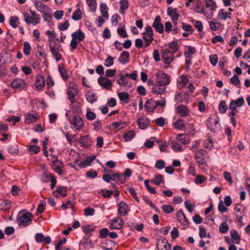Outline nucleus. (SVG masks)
Wrapping results in <instances>:
<instances>
[{
  "instance_id": "25",
  "label": "nucleus",
  "mask_w": 250,
  "mask_h": 250,
  "mask_svg": "<svg viewBox=\"0 0 250 250\" xmlns=\"http://www.w3.org/2000/svg\"><path fill=\"white\" fill-rule=\"evenodd\" d=\"M71 36L74 39L81 42L83 40L85 35L84 34L80 29H79L76 32L72 33Z\"/></svg>"
},
{
  "instance_id": "39",
  "label": "nucleus",
  "mask_w": 250,
  "mask_h": 250,
  "mask_svg": "<svg viewBox=\"0 0 250 250\" xmlns=\"http://www.w3.org/2000/svg\"><path fill=\"white\" fill-rule=\"evenodd\" d=\"M119 98L121 101H124L126 104L128 103L129 99V94L126 92H120L118 93Z\"/></svg>"
},
{
  "instance_id": "26",
  "label": "nucleus",
  "mask_w": 250,
  "mask_h": 250,
  "mask_svg": "<svg viewBox=\"0 0 250 250\" xmlns=\"http://www.w3.org/2000/svg\"><path fill=\"white\" fill-rule=\"evenodd\" d=\"M24 21L28 24H35V20L33 17L30 15L28 13L24 12L22 13Z\"/></svg>"
},
{
  "instance_id": "58",
  "label": "nucleus",
  "mask_w": 250,
  "mask_h": 250,
  "mask_svg": "<svg viewBox=\"0 0 250 250\" xmlns=\"http://www.w3.org/2000/svg\"><path fill=\"white\" fill-rule=\"evenodd\" d=\"M207 177L202 175H198L196 176V179L195 180V183L196 184L200 185L203 183L205 181L207 180Z\"/></svg>"
},
{
  "instance_id": "11",
  "label": "nucleus",
  "mask_w": 250,
  "mask_h": 250,
  "mask_svg": "<svg viewBox=\"0 0 250 250\" xmlns=\"http://www.w3.org/2000/svg\"><path fill=\"white\" fill-rule=\"evenodd\" d=\"M128 206L124 202H121L118 207V213L121 216H125L129 211Z\"/></svg>"
},
{
  "instance_id": "50",
  "label": "nucleus",
  "mask_w": 250,
  "mask_h": 250,
  "mask_svg": "<svg viewBox=\"0 0 250 250\" xmlns=\"http://www.w3.org/2000/svg\"><path fill=\"white\" fill-rule=\"evenodd\" d=\"M86 2L90 10L92 12H94L97 8L96 0H86Z\"/></svg>"
},
{
  "instance_id": "51",
  "label": "nucleus",
  "mask_w": 250,
  "mask_h": 250,
  "mask_svg": "<svg viewBox=\"0 0 250 250\" xmlns=\"http://www.w3.org/2000/svg\"><path fill=\"white\" fill-rule=\"evenodd\" d=\"M228 109L225 101H221L219 105V110L221 113H225Z\"/></svg>"
},
{
  "instance_id": "33",
  "label": "nucleus",
  "mask_w": 250,
  "mask_h": 250,
  "mask_svg": "<svg viewBox=\"0 0 250 250\" xmlns=\"http://www.w3.org/2000/svg\"><path fill=\"white\" fill-rule=\"evenodd\" d=\"M85 96L87 101L91 104H93L97 101L95 94L92 91H88L86 93Z\"/></svg>"
},
{
  "instance_id": "16",
  "label": "nucleus",
  "mask_w": 250,
  "mask_h": 250,
  "mask_svg": "<svg viewBox=\"0 0 250 250\" xmlns=\"http://www.w3.org/2000/svg\"><path fill=\"white\" fill-rule=\"evenodd\" d=\"M45 81L43 76L38 75L36 78L35 87L38 90H41L45 85Z\"/></svg>"
},
{
  "instance_id": "36",
  "label": "nucleus",
  "mask_w": 250,
  "mask_h": 250,
  "mask_svg": "<svg viewBox=\"0 0 250 250\" xmlns=\"http://www.w3.org/2000/svg\"><path fill=\"white\" fill-rule=\"evenodd\" d=\"M172 149L176 152H181L183 151L182 146L177 141H173L171 143Z\"/></svg>"
},
{
  "instance_id": "64",
  "label": "nucleus",
  "mask_w": 250,
  "mask_h": 250,
  "mask_svg": "<svg viewBox=\"0 0 250 250\" xmlns=\"http://www.w3.org/2000/svg\"><path fill=\"white\" fill-rule=\"evenodd\" d=\"M114 58L111 56H108L105 60L104 65L106 67L111 66L113 64Z\"/></svg>"
},
{
  "instance_id": "56",
  "label": "nucleus",
  "mask_w": 250,
  "mask_h": 250,
  "mask_svg": "<svg viewBox=\"0 0 250 250\" xmlns=\"http://www.w3.org/2000/svg\"><path fill=\"white\" fill-rule=\"evenodd\" d=\"M117 31L118 35L121 37L126 38L127 37V34L125 26L121 28H118Z\"/></svg>"
},
{
  "instance_id": "55",
  "label": "nucleus",
  "mask_w": 250,
  "mask_h": 250,
  "mask_svg": "<svg viewBox=\"0 0 250 250\" xmlns=\"http://www.w3.org/2000/svg\"><path fill=\"white\" fill-rule=\"evenodd\" d=\"M57 191L62 197L66 196L67 188L65 187H59L57 188Z\"/></svg>"
},
{
  "instance_id": "54",
  "label": "nucleus",
  "mask_w": 250,
  "mask_h": 250,
  "mask_svg": "<svg viewBox=\"0 0 250 250\" xmlns=\"http://www.w3.org/2000/svg\"><path fill=\"white\" fill-rule=\"evenodd\" d=\"M162 209L163 211L167 214L171 213L174 210L172 207L167 205H163L162 207Z\"/></svg>"
},
{
  "instance_id": "40",
  "label": "nucleus",
  "mask_w": 250,
  "mask_h": 250,
  "mask_svg": "<svg viewBox=\"0 0 250 250\" xmlns=\"http://www.w3.org/2000/svg\"><path fill=\"white\" fill-rule=\"evenodd\" d=\"M71 103V107L72 109L73 110L74 112H76L77 113H80L81 112V108L80 103L78 102H76V101Z\"/></svg>"
},
{
  "instance_id": "46",
  "label": "nucleus",
  "mask_w": 250,
  "mask_h": 250,
  "mask_svg": "<svg viewBox=\"0 0 250 250\" xmlns=\"http://www.w3.org/2000/svg\"><path fill=\"white\" fill-rule=\"evenodd\" d=\"M31 46L30 43L28 42H23V52L24 54L28 56L30 54L31 52Z\"/></svg>"
},
{
  "instance_id": "48",
  "label": "nucleus",
  "mask_w": 250,
  "mask_h": 250,
  "mask_svg": "<svg viewBox=\"0 0 250 250\" xmlns=\"http://www.w3.org/2000/svg\"><path fill=\"white\" fill-rule=\"evenodd\" d=\"M19 23V19L17 16H13L10 18L9 24L12 27L16 28Z\"/></svg>"
},
{
  "instance_id": "29",
  "label": "nucleus",
  "mask_w": 250,
  "mask_h": 250,
  "mask_svg": "<svg viewBox=\"0 0 250 250\" xmlns=\"http://www.w3.org/2000/svg\"><path fill=\"white\" fill-rule=\"evenodd\" d=\"M231 13L230 12H225L224 9H220L218 14V18L219 20H226L228 18H230Z\"/></svg>"
},
{
  "instance_id": "59",
  "label": "nucleus",
  "mask_w": 250,
  "mask_h": 250,
  "mask_svg": "<svg viewBox=\"0 0 250 250\" xmlns=\"http://www.w3.org/2000/svg\"><path fill=\"white\" fill-rule=\"evenodd\" d=\"M182 26L183 29L186 31V32H189L190 33H192L193 32V29L191 25L188 24H185L184 22H182Z\"/></svg>"
},
{
  "instance_id": "41",
  "label": "nucleus",
  "mask_w": 250,
  "mask_h": 250,
  "mask_svg": "<svg viewBox=\"0 0 250 250\" xmlns=\"http://www.w3.org/2000/svg\"><path fill=\"white\" fill-rule=\"evenodd\" d=\"M46 205V202L44 200L40 201L39 205L38 206L36 214L38 215L39 214L42 213Z\"/></svg>"
},
{
  "instance_id": "12",
  "label": "nucleus",
  "mask_w": 250,
  "mask_h": 250,
  "mask_svg": "<svg viewBox=\"0 0 250 250\" xmlns=\"http://www.w3.org/2000/svg\"><path fill=\"white\" fill-rule=\"evenodd\" d=\"M52 164L54 167V169L58 174L61 175L62 174V168L63 167V165L62 161L56 159L52 162Z\"/></svg>"
},
{
  "instance_id": "10",
  "label": "nucleus",
  "mask_w": 250,
  "mask_h": 250,
  "mask_svg": "<svg viewBox=\"0 0 250 250\" xmlns=\"http://www.w3.org/2000/svg\"><path fill=\"white\" fill-rule=\"evenodd\" d=\"M35 239L37 243H43L44 244H49L51 243V237L50 236L44 237L42 233H37L35 234Z\"/></svg>"
},
{
  "instance_id": "28",
  "label": "nucleus",
  "mask_w": 250,
  "mask_h": 250,
  "mask_svg": "<svg viewBox=\"0 0 250 250\" xmlns=\"http://www.w3.org/2000/svg\"><path fill=\"white\" fill-rule=\"evenodd\" d=\"M151 182L155 185H159L161 183H164V176L158 174L155 175L154 178L151 180Z\"/></svg>"
},
{
  "instance_id": "15",
  "label": "nucleus",
  "mask_w": 250,
  "mask_h": 250,
  "mask_svg": "<svg viewBox=\"0 0 250 250\" xmlns=\"http://www.w3.org/2000/svg\"><path fill=\"white\" fill-rule=\"evenodd\" d=\"M145 108L149 112H153L156 108L155 101L152 99L148 100L145 104Z\"/></svg>"
},
{
  "instance_id": "17",
  "label": "nucleus",
  "mask_w": 250,
  "mask_h": 250,
  "mask_svg": "<svg viewBox=\"0 0 250 250\" xmlns=\"http://www.w3.org/2000/svg\"><path fill=\"white\" fill-rule=\"evenodd\" d=\"M112 178V180L115 181L118 184L124 183L125 180L123 174L118 172L113 173Z\"/></svg>"
},
{
  "instance_id": "5",
  "label": "nucleus",
  "mask_w": 250,
  "mask_h": 250,
  "mask_svg": "<svg viewBox=\"0 0 250 250\" xmlns=\"http://www.w3.org/2000/svg\"><path fill=\"white\" fill-rule=\"evenodd\" d=\"M161 22V17L160 16H157L155 18L152 26L156 32L160 34H162L164 32V27Z\"/></svg>"
},
{
  "instance_id": "38",
  "label": "nucleus",
  "mask_w": 250,
  "mask_h": 250,
  "mask_svg": "<svg viewBox=\"0 0 250 250\" xmlns=\"http://www.w3.org/2000/svg\"><path fill=\"white\" fill-rule=\"evenodd\" d=\"M175 127L179 130L186 128V124L183 119H178L175 123Z\"/></svg>"
},
{
  "instance_id": "61",
  "label": "nucleus",
  "mask_w": 250,
  "mask_h": 250,
  "mask_svg": "<svg viewBox=\"0 0 250 250\" xmlns=\"http://www.w3.org/2000/svg\"><path fill=\"white\" fill-rule=\"evenodd\" d=\"M229 230V226L226 222L222 223L219 227V231L222 233H225Z\"/></svg>"
},
{
  "instance_id": "23",
  "label": "nucleus",
  "mask_w": 250,
  "mask_h": 250,
  "mask_svg": "<svg viewBox=\"0 0 250 250\" xmlns=\"http://www.w3.org/2000/svg\"><path fill=\"white\" fill-rule=\"evenodd\" d=\"M91 143V139L87 135L83 136L80 138V143L84 147H88Z\"/></svg>"
},
{
  "instance_id": "42",
  "label": "nucleus",
  "mask_w": 250,
  "mask_h": 250,
  "mask_svg": "<svg viewBox=\"0 0 250 250\" xmlns=\"http://www.w3.org/2000/svg\"><path fill=\"white\" fill-rule=\"evenodd\" d=\"M83 13L80 8L75 10L72 15V18L74 21H79L82 17Z\"/></svg>"
},
{
  "instance_id": "34",
  "label": "nucleus",
  "mask_w": 250,
  "mask_h": 250,
  "mask_svg": "<svg viewBox=\"0 0 250 250\" xmlns=\"http://www.w3.org/2000/svg\"><path fill=\"white\" fill-rule=\"evenodd\" d=\"M167 15L171 17V19L174 18H179L180 15L177 13L176 8H172L171 7H169L167 10Z\"/></svg>"
},
{
  "instance_id": "2",
  "label": "nucleus",
  "mask_w": 250,
  "mask_h": 250,
  "mask_svg": "<svg viewBox=\"0 0 250 250\" xmlns=\"http://www.w3.org/2000/svg\"><path fill=\"white\" fill-rule=\"evenodd\" d=\"M17 221L20 226L26 227L32 222V214L27 212L21 215H18Z\"/></svg>"
},
{
  "instance_id": "32",
  "label": "nucleus",
  "mask_w": 250,
  "mask_h": 250,
  "mask_svg": "<svg viewBox=\"0 0 250 250\" xmlns=\"http://www.w3.org/2000/svg\"><path fill=\"white\" fill-rule=\"evenodd\" d=\"M101 13L103 17L106 19H108V7L105 3H103L100 5Z\"/></svg>"
},
{
  "instance_id": "52",
  "label": "nucleus",
  "mask_w": 250,
  "mask_h": 250,
  "mask_svg": "<svg viewBox=\"0 0 250 250\" xmlns=\"http://www.w3.org/2000/svg\"><path fill=\"white\" fill-rule=\"evenodd\" d=\"M85 116H86V119L89 121L94 120V119H95V118L96 117V115L95 113H94L93 112H92L91 111H90L89 110V109H87L86 110V113L85 114Z\"/></svg>"
},
{
  "instance_id": "35",
  "label": "nucleus",
  "mask_w": 250,
  "mask_h": 250,
  "mask_svg": "<svg viewBox=\"0 0 250 250\" xmlns=\"http://www.w3.org/2000/svg\"><path fill=\"white\" fill-rule=\"evenodd\" d=\"M206 6L209 8L210 11H214L216 10V4L214 0H205Z\"/></svg>"
},
{
  "instance_id": "27",
  "label": "nucleus",
  "mask_w": 250,
  "mask_h": 250,
  "mask_svg": "<svg viewBox=\"0 0 250 250\" xmlns=\"http://www.w3.org/2000/svg\"><path fill=\"white\" fill-rule=\"evenodd\" d=\"M165 86L158 85V83H155V86L152 89V92L154 94H161L165 91Z\"/></svg>"
},
{
  "instance_id": "37",
  "label": "nucleus",
  "mask_w": 250,
  "mask_h": 250,
  "mask_svg": "<svg viewBox=\"0 0 250 250\" xmlns=\"http://www.w3.org/2000/svg\"><path fill=\"white\" fill-rule=\"evenodd\" d=\"M54 178V176L52 174L47 172H44L42 176V181L45 183L50 182Z\"/></svg>"
},
{
  "instance_id": "31",
  "label": "nucleus",
  "mask_w": 250,
  "mask_h": 250,
  "mask_svg": "<svg viewBox=\"0 0 250 250\" xmlns=\"http://www.w3.org/2000/svg\"><path fill=\"white\" fill-rule=\"evenodd\" d=\"M119 4L120 6L119 12L121 14H124L125 10L129 7L128 1L127 0H121Z\"/></svg>"
},
{
  "instance_id": "60",
  "label": "nucleus",
  "mask_w": 250,
  "mask_h": 250,
  "mask_svg": "<svg viewBox=\"0 0 250 250\" xmlns=\"http://www.w3.org/2000/svg\"><path fill=\"white\" fill-rule=\"evenodd\" d=\"M8 152L12 154H17L18 152V146L14 144L8 147Z\"/></svg>"
},
{
  "instance_id": "6",
  "label": "nucleus",
  "mask_w": 250,
  "mask_h": 250,
  "mask_svg": "<svg viewBox=\"0 0 250 250\" xmlns=\"http://www.w3.org/2000/svg\"><path fill=\"white\" fill-rule=\"evenodd\" d=\"M162 58L166 64H170L174 59L173 53L167 49L163 50Z\"/></svg>"
},
{
  "instance_id": "19",
  "label": "nucleus",
  "mask_w": 250,
  "mask_h": 250,
  "mask_svg": "<svg viewBox=\"0 0 250 250\" xmlns=\"http://www.w3.org/2000/svg\"><path fill=\"white\" fill-rule=\"evenodd\" d=\"M177 112L181 117H185L189 113L188 108L183 105H180L177 107Z\"/></svg>"
},
{
  "instance_id": "53",
  "label": "nucleus",
  "mask_w": 250,
  "mask_h": 250,
  "mask_svg": "<svg viewBox=\"0 0 250 250\" xmlns=\"http://www.w3.org/2000/svg\"><path fill=\"white\" fill-rule=\"evenodd\" d=\"M31 15L35 20V24H38L40 22L41 17L40 15L38 14L35 11L30 9Z\"/></svg>"
},
{
  "instance_id": "57",
  "label": "nucleus",
  "mask_w": 250,
  "mask_h": 250,
  "mask_svg": "<svg viewBox=\"0 0 250 250\" xmlns=\"http://www.w3.org/2000/svg\"><path fill=\"white\" fill-rule=\"evenodd\" d=\"M209 25L210 29L214 31L218 30L220 27V24L219 22L211 21L209 22Z\"/></svg>"
},
{
  "instance_id": "13",
  "label": "nucleus",
  "mask_w": 250,
  "mask_h": 250,
  "mask_svg": "<svg viewBox=\"0 0 250 250\" xmlns=\"http://www.w3.org/2000/svg\"><path fill=\"white\" fill-rule=\"evenodd\" d=\"M123 225V219L120 217H117L112 221L111 227L112 229H120Z\"/></svg>"
},
{
  "instance_id": "21",
  "label": "nucleus",
  "mask_w": 250,
  "mask_h": 250,
  "mask_svg": "<svg viewBox=\"0 0 250 250\" xmlns=\"http://www.w3.org/2000/svg\"><path fill=\"white\" fill-rule=\"evenodd\" d=\"M137 123L139 128L145 129L148 126L149 121L147 118L142 117L137 120Z\"/></svg>"
},
{
  "instance_id": "18",
  "label": "nucleus",
  "mask_w": 250,
  "mask_h": 250,
  "mask_svg": "<svg viewBox=\"0 0 250 250\" xmlns=\"http://www.w3.org/2000/svg\"><path fill=\"white\" fill-rule=\"evenodd\" d=\"M129 56L130 55L128 51H123L118 59L119 62L123 64L126 63L129 61Z\"/></svg>"
},
{
  "instance_id": "45",
  "label": "nucleus",
  "mask_w": 250,
  "mask_h": 250,
  "mask_svg": "<svg viewBox=\"0 0 250 250\" xmlns=\"http://www.w3.org/2000/svg\"><path fill=\"white\" fill-rule=\"evenodd\" d=\"M188 81V78L185 76L182 75L180 77V81L179 82V86L181 88H183L186 86Z\"/></svg>"
},
{
  "instance_id": "24",
  "label": "nucleus",
  "mask_w": 250,
  "mask_h": 250,
  "mask_svg": "<svg viewBox=\"0 0 250 250\" xmlns=\"http://www.w3.org/2000/svg\"><path fill=\"white\" fill-rule=\"evenodd\" d=\"M34 5L37 10L42 13H44V11L47 8V6L44 5L40 0H35Z\"/></svg>"
},
{
  "instance_id": "1",
  "label": "nucleus",
  "mask_w": 250,
  "mask_h": 250,
  "mask_svg": "<svg viewBox=\"0 0 250 250\" xmlns=\"http://www.w3.org/2000/svg\"><path fill=\"white\" fill-rule=\"evenodd\" d=\"M219 118L216 115L210 116L207 121L208 128L211 132H217L221 130Z\"/></svg>"
},
{
  "instance_id": "44",
  "label": "nucleus",
  "mask_w": 250,
  "mask_h": 250,
  "mask_svg": "<svg viewBox=\"0 0 250 250\" xmlns=\"http://www.w3.org/2000/svg\"><path fill=\"white\" fill-rule=\"evenodd\" d=\"M58 70L62 79L63 80H66L68 79V74L65 68L63 66H59L58 67Z\"/></svg>"
},
{
  "instance_id": "22",
  "label": "nucleus",
  "mask_w": 250,
  "mask_h": 250,
  "mask_svg": "<svg viewBox=\"0 0 250 250\" xmlns=\"http://www.w3.org/2000/svg\"><path fill=\"white\" fill-rule=\"evenodd\" d=\"M49 48L51 51V52L53 56V57L55 59V60L58 62L61 60L62 59L61 55L56 49L55 46L53 45L52 44H50Z\"/></svg>"
},
{
  "instance_id": "63",
  "label": "nucleus",
  "mask_w": 250,
  "mask_h": 250,
  "mask_svg": "<svg viewBox=\"0 0 250 250\" xmlns=\"http://www.w3.org/2000/svg\"><path fill=\"white\" fill-rule=\"evenodd\" d=\"M28 149L30 152H32L34 154H37L40 151V147L36 145H30Z\"/></svg>"
},
{
  "instance_id": "14",
  "label": "nucleus",
  "mask_w": 250,
  "mask_h": 250,
  "mask_svg": "<svg viewBox=\"0 0 250 250\" xmlns=\"http://www.w3.org/2000/svg\"><path fill=\"white\" fill-rule=\"evenodd\" d=\"M11 86L14 89L23 88L25 86V83L23 80L21 79H15L11 83Z\"/></svg>"
},
{
  "instance_id": "30",
  "label": "nucleus",
  "mask_w": 250,
  "mask_h": 250,
  "mask_svg": "<svg viewBox=\"0 0 250 250\" xmlns=\"http://www.w3.org/2000/svg\"><path fill=\"white\" fill-rule=\"evenodd\" d=\"M243 207L242 205L237 204L235 207L234 210L236 211L235 214L237 217H239V221L241 223V220L242 219L243 214L242 212Z\"/></svg>"
},
{
  "instance_id": "3",
  "label": "nucleus",
  "mask_w": 250,
  "mask_h": 250,
  "mask_svg": "<svg viewBox=\"0 0 250 250\" xmlns=\"http://www.w3.org/2000/svg\"><path fill=\"white\" fill-rule=\"evenodd\" d=\"M156 77L158 79L157 83L158 85L164 86L166 87L170 82V76L162 71H159L156 74Z\"/></svg>"
},
{
  "instance_id": "49",
  "label": "nucleus",
  "mask_w": 250,
  "mask_h": 250,
  "mask_svg": "<svg viewBox=\"0 0 250 250\" xmlns=\"http://www.w3.org/2000/svg\"><path fill=\"white\" fill-rule=\"evenodd\" d=\"M230 236L231 237L235 240V243L236 244L240 243V237L239 236L238 232L234 229H232L230 231Z\"/></svg>"
},
{
  "instance_id": "4",
  "label": "nucleus",
  "mask_w": 250,
  "mask_h": 250,
  "mask_svg": "<svg viewBox=\"0 0 250 250\" xmlns=\"http://www.w3.org/2000/svg\"><path fill=\"white\" fill-rule=\"evenodd\" d=\"M70 124L74 126V128L77 130H80L83 127L84 123L83 119L79 115L73 116L72 120L68 119Z\"/></svg>"
},
{
  "instance_id": "9",
  "label": "nucleus",
  "mask_w": 250,
  "mask_h": 250,
  "mask_svg": "<svg viewBox=\"0 0 250 250\" xmlns=\"http://www.w3.org/2000/svg\"><path fill=\"white\" fill-rule=\"evenodd\" d=\"M153 31L150 26H147L145 28V32L143 34V39L145 41L147 40L153 41L154 40Z\"/></svg>"
},
{
  "instance_id": "8",
  "label": "nucleus",
  "mask_w": 250,
  "mask_h": 250,
  "mask_svg": "<svg viewBox=\"0 0 250 250\" xmlns=\"http://www.w3.org/2000/svg\"><path fill=\"white\" fill-rule=\"evenodd\" d=\"M98 83L100 86L106 89H110L112 85V81L104 77H100L98 79Z\"/></svg>"
},
{
  "instance_id": "47",
  "label": "nucleus",
  "mask_w": 250,
  "mask_h": 250,
  "mask_svg": "<svg viewBox=\"0 0 250 250\" xmlns=\"http://www.w3.org/2000/svg\"><path fill=\"white\" fill-rule=\"evenodd\" d=\"M168 47L171 50V52L174 54L178 49V43L177 42L172 41L169 43Z\"/></svg>"
},
{
  "instance_id": "62",
  "label": "nucleus",
  "mask_w": 250,
  "mask_h": 250,
  "mask_svg": "<svg viewBox=\"0 0 250 250\" xmlns=\"http://www.w3.org/2000/svg\"><path fill=\"white\" fill-rule=\"evenodd\" d=\"M194 52L195 48L192 46H189L188 51L185 52V56L186 58H190Z\"/></svg>"
},
{
  "instance_id": "7",
  "label": "nucleus",
  "mask_w": 250,
  "mask_h": 250,
  "mask_svg": "<svg viewBox=\"0 0 250 250\" xmlns=\"http://www.w3.org/2000/svg\"><path fill=\"white\" fill-rule=\"evenodd\" d=\"M206 151L204 149H200L197 151L195 154V159L196 162L200 165L204 166L206 164L205 160V154Z\"/></svg>"
},
{
  "instance_id": "20",
  "label": "nucleus",
  "mask_w": 250,
  "mask_h": 250,
  "mask_svg": "<svg viewBox=\"0 0 250 250\" xmlns=\"http://www.w3.org/2000/svg\"><path fill=\"white\" fill-rule=\"evenodd\" d=\"M37 113L34 114L26 113L25 114V119L24 122L26 124H30L31 123L35 122L37 120Z\"/></svg>"
},
{
  "instance_id": "43",
  "label": "nucleus",
  "mask_w": 250,
  "mask_h": 250,
  "mask_svg": "<svg viewBox=\"0 0 250 250\" xmlns=\"http://www.w3.org/2000/svg\"><path fill=\"white\" fill-rule=\"evenodd\" d=\"M135 134L133 131H128L124 134V139L125 141H131L135 136Z\"/></svg>"
}]
</instances>
